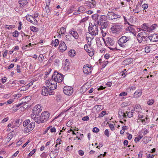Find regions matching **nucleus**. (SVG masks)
Masks as SVG:
<instances>
[{"mask_svg": "<svg viewBox=\"0 0 158 158\" xmlns=\"http://www.w3.org/2000/svg\"><path fill=\"white\" fill-rule=\"evenodd\" d=\"M130 39V37L123 36L121 37L118 40V43L120 47L127 49L131 47V45H129L127 44Z\"/></svg>", "mask_w": 158, "mask_h": 158, "instance_id": "nucleus-1", "label": "nucleus"}, {"mask_svg": "<svg viewBox=\"0 0 158 158\" xmlns=\"http://www.w3.org/2000/svg\"><path fill=\"white\" fill-rule=\"evenodd\" d=\"M23 124L24 127H26L24 129V133H28L33 129L35 123L34 122H31L29 119H27L23 122Z\"/></svg>", "mask_w": 158, "mask_h": 158, "instance_id": "nucleus-2", "label": "nucleus"}, {"mask_svg": "<svg viewBox=\"0 0 158 158\" xmlns=\"http://www.w3.org/2000/svg\"><path fill=\"white\" fill-rule=\"evenodd\" d=\"M103 41H104L105 45L107 46L111 50H117L116 47L113 48L110 47V46H113L115 43V41L112 38L108 37L106 39L102 38Z\"/></svg>", "mask_w": 158, "mask_h": 158, "instance_id": "nucleus-3", "label": "nucleus"}, {"mask_svg": "<svg viewBox=\"0 0 158 158\" xmlns=\"http://www.w3.org/2000/svg\"><path fill=\"white\" fill-rule=\"evenodd\" d=\"M98 25L96 24L95 23H94V25H92V23H89L88 30L89 34L92 36H95L98 34Z\"/></svg>", "mask_w": 158, "mask_h": 158, "instance_id": "nucleus-4", "label": "nucleus"}, {"mask_svg": "<svg viewBox=\"0 0 158 158\" xmlns=\"http://www.w3.org/2000/svg\"><path fill=\"white\" fill-rule=\"evenodd\" d=\"M46 86L50 89V91L54 90L57 87V83L52 78L48 80H46L45 82Z\"/></svg>", "mask_w": 158, "mask_h": 158, "instance_id": "nucleus-5", "label": "nucleus"}, {"mask_svg": "<svg viewBox=\"0 0 158 158\" xmlns=\"http://www.w3.org/2000/svg\"><path fill=\"white\" fill-rule=\"evenodd\" d=\"M148 33L145 31L139 33L137 35V40L139 43H141L142 41H145L147 40V36Z\"/></svg>", "mask_w": 158, "mask_h": 158, "instance_id": "nucleus-6", "label": "nucleus"}, {"mask_svg": "<svg viewBox=\"0 0 158 158\" xmlns=\"http://www.w3.org/2000/svg\"><path fill=\"white\" fill-rule=\"evenodd\" d=\"M52 77L56 81V83H60L62 81L64 77L63 75L60 73L55 72Z\"/></svg>", "mask_w": 158, "mask_h": 158, "instance_id": "nucleus-7", "label": "nucleus"}, {"mask_svg": "<svg viewBox=\"0 0 158 158\" xmlns=\"http://www.w3.org/2000/svg\"><path fill=\"white\" fill-rule=\"evenodd\" d=\"M99 23L101 26V30L102 29L106 28L108 25L107 21L105 19V16L102 15L100 16L99 19Z\"/></svg>", "mask_w": 158, "mask_h": 158, "instance_id": "nucleus-8", "label": "nucleus"}, {"mask_svg": "<svg viewBox=\"0 0 158 158\" xmlns=\"http://www.w3.org/2000/svg\"><path fill=\"white\" fill-rule=\"evenodd\" d=\"M50 115V114L48 112L44 111L42 112L40 117V123L46 121L49 118Z\"/></svg>", "mask_w": 158, "mask_h": 158, "instance_id": "nucleus-9", "label": "nucleus"}, {"mask_svg": "<svg viewBox=\"0 0 158 158\" xmlns=\"http://www.w3.org/2000/svg\"><path fill=\"white\" fill-rule=\"evenodd\" d=\"M157 27V25L156 24H152L150 26H147V24L144 23L142 26V27L148 32H150L155 30Z\"/></svg>", "mask_w": 158, "mask_h": 158, "instance_id": "nucleus-10", "label": "nucleus"}, {"mask_svg": "<svg viewBox=\"0 0 158 158\" xmlns=\"http://www.w3.org/2000/svg\"><path fill=\"white\" fill-rule=\"evenodd\" d=\"M121 26L119 24H114L110 28L113 33L118 34L121 31Z\"/></svg>", "mask_w": 158, "mask_h": 158, "instance_id": "nucleus-11", "label": "nucleus"}, {"mask_svg": "<svg viewBox=\"0 0 158 158\" xmlns=\"http://www.w3.org/2000/svg\"><path fill=\"white\" fill-rule=\"evenodd\" d=\"M73 88L71 86H66L64 87L63 92L64 94L69 96L71 95L73 93Z\"/></svg>", "mask_w": 158, "mask_h": 158, "instance_id": "nucleus-12", "label": "nucleus"}, {"mask_svg": "<svg viewBox=\"0 0 158 158\" xmlns=\"http://www.w3.org/2000/svg\"><path fill=\"white\" fill-rule=\"evenodd\" d=\"M92 68L89 65L86 64L83 67V71L85 74L88 75L91 72Z\"/></svg>", "mask_w": 158, "mask_h": 158, "instance_id": "nucleus-13", "label": "nucleus"}, {"mask_svg": "<svg viewBox=\"0 0 158 158\" xmlns=\"http://www.w3.org/2000/svg\"><path fill=\"white\" fill-rule=\"evenodd\" d=\"M26 19L27 20L30 22L31 23L34 24L36 25L37 23V21L34 19V17L31 15H27L26 16Z\"/></svg>", "mask_w": 158, "mask_h": 158, "instance_id": "nucleus-14", "label": "nucleus"}, {"mask_svg": "<svg viewBox=\"0 0 158 158\" xmlns=\"http://www.w3.org/2000/svg\"><path fill=\"white\" fill-rule=\"evenodd\" d=\"M42 110V109L41 107L40 104H38L36 105L33 109L32 111V113L34 114H38L40 113Z\"/></svg>", "mask_w": 158, "mask_h": 158, "instance_id": "nucleus-15", "label": "nucleus"}, {"mask_svg": "<svg viewBox=\"0 0 158 158\" xmlns=\"http://www.w3.org/2000/svg\"><path fill=\"white\" fill-rule=\"evenodd\" d=\"M148 38L151 42H156L158 41V35L154 34L148 37Z\"/></svg>", "mask_w": 158, "mask_h": 158, "instance_id": "nucleus-16", "label": "nucleus"}, {"mask_svg": "<svg viewBox=\"0 0 158 158\" xmlns=\"http://www.w3.org/2000/svg\"><path fill=\"white\" fill-rule=\"evenodd\" d=\"M70 67V63L67 59H66L64 61L63 67L65 71H67Z\"/></svg>", "mask_w": 158, "mask_h": 158, "instance_id": "nucleus-17", "label": "nucleus"}, {"mask_svg": "<svg viewBox=\"0 0 158 158\" xmlns=\"http://www.w3.org/2000/svg\"><path fill=\"white\" fill-rule=\"evenodd\" d=\"M69 33L72 35L75 39H77L79 38V35L77 31L73 28L70 30L69 31Z\"/></svg>", "mask_w": 158, "mask_h": 158, "instance_id": "nucleus-18", "label": "nucleus"}, {"mask_svg": "<svg viewBox=\"0 0 158 158\" xmlns=\"http://www.w3.org/2000/svg\"><path fill=\"white\" fill-rule=\"evenodd\" d=\"M59 49L60 51L61 52L64 51L66 50L67 46L64 42L62 41L60 42Z\"/></svg>", "mask_w": 158, "mask_h": 158, "instance_id": "nucleus-19", "label": "nucleus"}, {"mask_svg": "<svg viewBox=\"0 0 158 158\" xmlns=\"http://www.w3.org/2000/svg\"><path fill=\"white\" fill-rule=\"evenodd\" d=\"M96 2L94 0H91V2L86 1L85 2L84 4L90 8L94 7L96 4Z\"/></svg>", "mask_w": 158, "mask_h": 158, "instance_id": "nucleus-20", "label": "nucleus"}, {"mask_svg": "<svg viewBox=\"0 0 158 158\" xmlns=\"http://www.w3.org/2000/svg\"><path fill=\"white\" fill-rule=\"evenodd\" d=\"M21 119H16L15 121L12 123V128H15V127H18L19 126L22 122Z\"/></svg>", "mask_w": 158, "mask_h": 158, "instance_id": "nucleus-21", "label": "nucleus"}, {"mask_svg": "<svg viewBox=\"0 0 158 158\" xmlns=\"http://www.w3.org/2000/svg\"><path fill=\"white\" fill-rule=\"evenodd\" d=\"M38 114H35L33 113L31 114V117L37 123H40V118Z\"/></svg>", "mask_w": 158, "mask_h": 158, "instance_id": "nucleus-22", "label": "nucleus"}, {"mask_svg": "<svg viewBox=\"0 0 158 158\" xmlns=\"http://www.w3.org/2000/svg\"><path fill=\"white\" fill-rule=\"evenodd\" d=\"M42 94L44 96L48 95V94L49 95L52 94V92L50 93V91H49L48 89L46 87H44L42 88Z\"/></svg>", "mask_w": 158, "mask_h": 158, "instance_id": "nucleus-23", "label": "nucleus"}, {"mask_svg": "<svg viewBox=\"0 0 158 158\" xmlns=\"http://www.w3.org/2000/svg\"><path fill=\"white\" fill-rule=\"evenodd\" d=\"M85 10V8L83 6H80L78 9V10L75 11L73 13L74 15H79L80 13H82Z\"/></svg>", "mask_w": 158, "mask_h": 158, "instance_id": "nucleus-24", "label": "nucleus"}, {"mask_svg": "<svg viewBox=\"0 0 158 158\" xmlns=\"http://www.w3.org/2000/svg\"><path fill=\"white\" fill-rule=\"evenodd\" d=\"M29 0H19V2L21 7H23L28 4Z\"/></svg>", "mask_w": 158, "mask_h": 158, "instance_id": "nucleus-25", "label": "nucleus"}, {"mask_svg": "<svg viewBox=\"0 0 158 158\" xmlns=\"http://www.w3.org/2000/svg\"><path fill=\"white\" fill-rule=\"evenodd\" d=\"M142 90L141 89L137 90L134 93V96L136 98H137L140 97L142 95Z\"/></svg>", "mask_w": 158, "mask_h": 158, "instance_id": "nucleus-26", "label": "nucleus"}, {"mask_svg": "<svg viewBox=\"0 0 158 158\" xmlns=\"http://www.w3.org/2000/svg\"><path fill=\"white\" fill-rule=\"evenodd\" d=\"M99 15L97 14H95L92 16V19L96 23V24L99 25V23L98 20V17Z\"/></svg>", "mask_w": 158, "mask_h": 158, "instance_id": "nucleus-27", "label": "nucleus"}, {"mask_svg": "<svg viewBox=\"0 0 158 158\" xmlns=\"http://www.w3.org/2000/svg\"><path fill=\"white\" fill-rule=\"evenodd\" d=\"M115 14L116 13L112 11H109L107 15V18H108L109 20H113V18L115 15Z\"/></svg>", "mask_w": 158, "mask_h": 158, "instance_id": "nucleus-28", "label": "nucleus"}, {"mask_svg": "<svg viewBox=\"0 0 158 158\" xmlns=\"http://www.w3.org/2000/svg\"><path fill=\"white\" fill-rule=\"evenodd\" d=\"M129 25L130 26H129L127 29V31H129L130 32L133 34L135 33V31L134 28V26L130 25V24Z\"/></svg>", "mask_w": 158, "mask_h": 158, "instance_id": "nucleus-29", "label": "nucleus"}, {"mask_svg": "<svg viewBox=\"0 0 158 158\" xmlns=\"http://www.w3.org/2000/svg\"><path fill=\"white\" fill-rule=\"evenodd\" d=\"M27 101H26V100H25V99H23L20 103L16 105V106L17 107H19V106H20L21 107L23 106L26 105V104L27 103Z\"/></svg>", "mask_w": 158, "mask_h": 158, "instance_id": "nucleus-30", "label": "nucleus"}, {"mask_svg": "<svg viewBox=\"0 0 158 158\" xmlns=\"http://www.w3.org/2000/svg\"><path fill=\"white\" fill-rule=\"evenodd\" d=\"M57 152L55 151H51L50 153L49 156L51 158H55L57 155Z\"/></svg>", "mask_w": 158, "mask_h": 158, "instance_id": "nucleus-31", "label": "nucleus"}, {"mask_svg": "<svg viewBox=\"0 0 158 158\" xmlns=\"http://www.w3.org/2000/svg\"><path fill=\"white\" fill-rule=\"evenodd\" d=\"M134 7L135 8L132 10L135 13H139L140 11H141V10H139V7L137 5L135 6H134Z\"/></svg>", "mask_w": 158, "mask_h": 158, "instance_id": "nucleus-32", "label": "nucleus"}, {"mask_svg": "<svg viewBox=\"0 0 158 158\" xmlns=\"http://www.w3.org/2000/svg\"><path fill=\"white\" fill-rule=\"evenodd\" d=\"M75 52L74 50H71L69 51L68 52V55L71 57H73L75 56Z\"/></svg>", "mask_w": 158, "mask_h": 158, "instance_id": "nucleus-33", "label": "nucleus"}, {"mask_svg": "<svg viewBox=\"0 0 158 158\" xmlns=\"http://www.w3.org/2000/svg\"><path fill=\"white\" fill-rule=\"evenodd\" d=\"M84 48L85 50L87 52H89V51H88L89 50H90L91 49H93L92 48L90 45H88L87 44H85L84 46Z\"/></svg>", "mask_w": 158, "mask_h": 158, "instance_id": "nucleus-34", "label": "nucleus"}, {"mask_svg": "<svg viewBox=\"0 0 158 158\" xmlns=\"http://www.w3.org/2000/svg\"><path fill=\"white\" fill-rule=\"evenodd\" d=\"M86 38V40H88V41L87 42V44H88V45H90V46H91V41L93 39L94 37H87Z\"/></svg>", "mask_w": 158, "mask_h": 158, "instance_id": "nucleus-35", "label": "nucleus"}, {"mask_svg": "<svg viewBox=\"0 0 158 158\" xmlns=\"http://www.w3.org/2000/svg\"><path fill=\"white\" fill-rule=\"evenodd\" d=\"M28 88V86L26 85L21 87L19 89V90L21 91H25L27 90Z\"/></svg>", "mask_w": 158, "mask_h": 158, "instance_id": "nucleus-36", "label": "nucleus"}, {"mask_svg": "<svg viewBox=\"0 0 158 158\" xmlns=\"http://www.w3.org/2000/svg\"><path fill=\"white\" fill-rule=\"evenodd\" d=\"M152 46H147L145 48V50L146 52L149 53L151 51Z\"/></svg>", "mask_w": 158, "mask_h": 158, "instance_id": "nucleus-37", "label": "nucleus"}, {"mask_svg": "<svg viewBox=\"0 0 158 158\" xmlns=\"http://www.w3.org/2000/svg\"><path fill=\"white\" fill-rule=\"evenodd\" d=\"M30 29L31 31L34 32H37L38 30L37 28L33 26L30 27Z\"/></svg>", "mask_w": 158, "mask_h": 158, "instance_id": "nucleus-38", "label": "nucleus"}, {"mask_svg": "<svg viewBox=\"0 0 158 158\" xmlns=\"http://www.w3.org/2000/svg\"><path fill=\"white\" fill-rule=\"evenodd\" d=\"M133 111L132 110L131 112H126V113H127V116L129 118H131L132 117V115L133 114Z\"/></svg>", "mask_w": 158, "mask_h": 158, "instance_id": "nucleus-39", "label": "nucleus"}, {"mask_svg": "<svg viewBox=\"0 0 158 158\" xmlns=\"http://www.w3.org/2000/svg\"><path fill=\"white\" fill-rule=\"evenodd\" d=\"M154 102V101L153 99H149L148 102L147 103L149 105H152Z\"/></svg>", "mask_w": 158, "mask_h": 158, "instance_id": "nucleus-40", "label": "nucleus"}, {"mask_svg": "<svg viewBox=\"0 0 158 158\" xmlns=\"http://www.w3.org/2000/svg\"><path fill=\"white\" fill-rule=\"evenodd\" d=\"M65 39L66 41H70L71 40V36L70 35H66L65 36Z\"/></svg>", "mask_w": 158, "mask_h": 158, "instance_id": "nucleus-41", "label": "nucleus"}, {"mask_svg": "<svg viewBox=\"0 0 158 158\" xmlns=\"http://www.w3.org/2000/svg\"><path fill=\"white\" fill-rule=\"evenodd\" d=\"M13 36L14 37H17L18 36L19 34V33L17 31H15L12 33Z\"/></svg>", "mask_w": 158, "mask_h": 158, "instance_id": "nucleus-42", "label": "nucleus"}, {"mask_svg": "<svg viewBox=\"0 0 158 158\" xmlns=\"http://www.w3.org/2000/svg\"><path fill=\"white\" fill-rule=\"evenodd\" d=\"M106 114V112L105 111H103L100 113L98 116V118H101L103 117L104 115Z\"/></svg>", "mask_w": 158, "mask_h": 158, "instance_id": "nucleus-43", "label": "nucleus"}, {"mask_svg": "<svg viewBox=\"0 0 158 158\" xmlns=\"http://www.w3.org/2000/svg\"><path fill=\"white\" fill-rule=\"evenodd\" d=\"M60 143H56V145L55 146V150L56 151H58L60 149Z\"/></svg>", "mask_w": 158, "mask_h": 158, "instance_id": "nucleus-44", "label": "nucleus"}, {"mask_svg": "<svg viewBox=\"0 0 158 158\" xmlns=\"http://www.w3.org/2000/svg\"><path fill=\"white\" fill-rule=\"evenodd\" d=\"M89 51L90 52H89V55L91 56H92L94 55V49H91L90 50H89Z\"/></svg>", "mask_w": 158, "mask_h": 158, "instance_id": "nucleus-45", "label": "nucleus"}, {"mask_svg": "<svg viewBox=\"0 0 158 158\" xmlns=\"http://www.w3.org/2000/svg\"><path fill=\"white\" fill-rule=\"evenodd\" d=\"M60 31L61 33V34H65L66 32V30L64 27H61L60 28Z\"/></svg>", "mask_w": 158, "mask_h": 158, "instance_id": "nucleus-46", "label": "nucleus"}, {"mask_svg": "<svg viewBox=\"0 0 158 158\" xmlns=\"http://www.w3.org/2000/svg\"><path fill=\"white\" fill-rule=\"evenodd\" d=\"M45 10L47 14H48L50 12L49 7V6H46L45 8Z\"/></svg>", "mask_w": 158, "mask_h": 158, "instance_id": "nucleus-47", "label": "nucleus"}, {"mask_svg": "<svg viewBox=\"0 0 158 158\" xmlns=\"http://www.w3.org/2000/svg\"><path fill=\"white\" fill-rule=\"evenodd\" d=\"M121 18V16L120 15L115 14V15L114 16V17L113 18V20L115 19H119V18Z\"/></svg>", "mask_w": 158, "mask_h": 158, "instance_id": "nucleus-48", "label": "nucleus"}, {"mask_svg": "<svg viewBox=\"0 0 158 158\" xmlns=\"http://www.w3.org/2000/svg\"><path fill=\"white\" fill-rule=\"evenodd\" d=\"M108 125L111 131H113L114 130V127L113 124L110 123Z\"/></svg>", "mask_w": 158, "mask_h": 158, "instance_id": "nucleus-49", "label": "nucleus"}, {"mask_svg": "<svg viewBox=\"0 0 158 158\" xmlns=\"http://www.w3.org/2000/svg\"><path fill=\"white\" fill-rule=\"evenodd\" d=\"M104 134L107 137H109V132L108 129L105 130L104 131Z\"/></svg>", "mask_w": 158, "mask_h": 158, "instance_id": "nucleus-50", "label": "nucleus"}, {"mask_svg": "<svg viewBox=\"0 0 158 158\" xmlns=\"http://www.w3.org/2000/svg\"><path fill=\"white\" fill-rule=\"evenodd\" d=\"M59 43V41L57 39H56L54 41V44H55L54 46L55 47H56V46H57L58 45Z\"/></svg>", "mask_w": 158, "mask_h": 158, "instance_id": "nucleus-51", "label": "nucleus"}, {"mask_svg": "<svg viewBox=\"0 0 158 158\" xmlns=\"http://www.w3.org/2000/svg\"><path fill=\"white\" fill-rule=\"evenodd\" d=\"M142 7L145 10L146 9L148 8V5L147 4H143L142 5Z\"/></svg>", "mask_w": 158, "mask_h": 158, "instance_id": "nucleus-52", "label": "nucleus"}, {"mask_svg": "<svg viewBox=\"0 0 158 158\" xmlns=\"http://www.w3.org/2000/svg\"><path fill=\"white\" fill-rule=\"evenodd\" d=\"M44 56L42 55H40L38 57V60L40 61H42L44 59Z\"/></svg>", "mask_w": 158, "mask_h": 158, "instance_id": "nucleus-53", "label": "nucleus"}, {"mask_svg": "<svg viewBox=\"0 0 158 158\" xmlns=\"http://www.w3.org/2000/svg\"><path fill=\"white\" fill-rule=\"evenodd\" d=\"M135 89L136 88L135 86H131L128 88L127 89L128 90H129L131 92V90H135Z\"/></svg>", "mask_w": 158, "mask_h": 158, "instance_id": "nucleus-54", "label": "nucleus"}, {"mask_svg": "<svg viewBox=\"0 0 158 158\" xmlns=\"http://www.w3.org/2000/svg\"><path fill=\"white\" fill-rule=\"evenodd\" d=\"M17 71L18 73H21V71L20 69V66L19 65H17Z\"/></svg>", "mask_w": 158, "mask_h": 158, "instance_id": "nucleus-55", "label": "nucleus"}, {"mask_svg": "<svg viewBox=\"0 0 158 158\" xmlns=\"http://www.w3.org/2000/svg\"><path fill=\"white\" fill-rule=\"evenodd\" d=\"M35 152V149L32 150L28 154V156H32Z\"/></svg>", "mask_w": 158, "mask_h": 158, "instance_id": "nucleus-56", "label": "nucleus"}, {"mask_svg": "<svg viewBox=\"0 0 158 158\" xmlns=\"http://www.w3.org/2000/svg\"><path fill=\"white\" fill-rule=\"evenodd\" d=\"M8 53V50H6L4 52V53L3 54V56L4 57H6V56H7Z\"/></svg>", "mask_w": 158, "mask_h": 158, "instance_id": "nucleus-57", "label": "nucleus"}, {"mask_svg": "<svg viewBox=\"0 0 158 158\" xmlns=\"http://www.w3.org/2000/svg\"><path fill=\"white\" fill-rule=\"evenodd\" d=\"M99 129L96 127H95L93 128V131L94 132H98L99 131Z\"/></svg>", "mask_w": 158, "mask_h": 158, "instance_id": "nucleus-58", "label": "nucleus"}, {"mask_svg": "<svg viewBox=\"0 0 158 158\" xmlns=\"http://www.w3.org/2000/svg\"><path fill=\"white\" fill-rule=\"evenodd\" d=\"M127 95V93L126 92H123L120 94L119 96H126Z\"/></svg>", "mask_w": 158, "mask_h": 158, "instance_id": "nucleus-59", "label": "nucleus"}, {"mask_svg": "<svg viewBox=\"0 0 158 158\" xmlns=\"http://www.w3.org/2000/svg\"><path fill=\"white\" fill-rule=\"evenodd\" d=\"M52 127V126H50L48 127L44 131V134H46L47 132H48V131L50 129L51 127Z\"/></svg>", "mask_w": 158, "mask_h": 158, "instance_id": "nucleus-60", "label": "nucleus"}, {"mask_svg": "<svg viewBox=\"0 0 158 158\" xmlns=\"http://www.w3.org/2000/svg\"><path fill=\"white\" fill-rule=\"evenodd\" d=\"M50 129V131L52 133L56 132V130L55 127H53L52 128V127Z\"/></svg>", "mask_w": 158, "mask_h": 158, "instance_id": "nucleus-61", "label": "nucleus"}, {"mask_svg": "<svg viewBox=\"0 0 158 158\" xmlns=\"http://www.w3.org/2000/svg\"><path fill=\"white\" fill-rule=\"evenodd\" d=\"M73 147V145H71L70 146H68L66 149V150L68 151H70V150H72V148Z\"/></svg>", "mask_w": 158, "mask_h": 158, "instance_id": "nucleus-62", "label": "nucleus"}, {"mask_svg": "<svg viewBox=\"0 0 158 158\" xmlns=\"http://www.w3.org/2000/svg\"><path fill=\"white\" fill-rule=\"evenodd\" d=\"M89 117L88 116H85L82 118V120L83 121H88L89 120Z\"/></svg>", "mask_w": 158, "mask_h": 158, "instance_id": "nucleus-63", "label": "nucleus"}, {"mask_svg": "<svg viewBox=\"0 0 158 158\" xmlns=\"http://www.w3.org/2000/svg\"><path fill=\"white\" fill-rule=\"evenodd\" d=\"M143 152L142 151H140L138 154L139 158H142L143 156Z\"/></svg>", "mask_w": 158, "mask_h": 158, "instance_id": "nucleus-64", "label": "nucleus"}]
</instances>
